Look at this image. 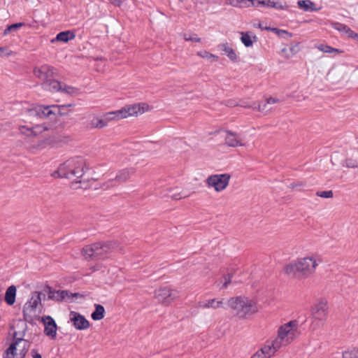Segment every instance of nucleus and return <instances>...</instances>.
I'll list each match as a JSON object with an SVG mask.
<instances>
[{
  "label": "nucleus",
  "mask_w": 358,
  "mask_h": 358,
  "mask_svg": "<svg viewBox=\"0 0 358 358\" xmlns=\"http://www.w3.org/2000/svg\"><path fill=\"white\" fill-rule=\"evenodd\" d=\"M320 259L315 256H307L297 259L285 267V272L291 277L307 278L313 275L319 265Z\"/></svg>",
  "instance_id": "f257e3e1"
},
{
  "label": "nucleus",
  "mask_w": 358,
  "mask_h": 358,
  "mask_svg": "<svg viewBox=\"0 0 358 358\" xmlns=\"http://www.w3.org/2000/svg\"><path fill=\"white\" fill-rule=\"evenodd\" d=\"M87 169L85 159L76 156L66 159L59 164L57 169L52 173L54 178H80Z\"/></svg>",
  "instance_id": "f03ea898"
},
{
  "label": "nucleus",
  "mask_w": 358,
  "mask_h": 358,
  "mask_svg": "<svg viewBox=\"0 0 358 358\" xmlns=\"http://www.w3.org/2000/svg\"><path fill=\"white\" fill-rule=\"evenodd\" d=\"M227 304L239 320H246L258 311L257 303L245 296L230 297Z\"/></svg>",
  "instance_id": "7ed1b4c3"
},
{
  "label": "nucleus",
  "mask_w": 358,
  "mask_h": 358,
  "mask_svg": "<svg viewBox=\"0 0 358 358\" xmlns=\"http://www.w3.org/2000/svg\"><path fill=\"white\" fill-rule=\"evenodd\" d=\"M117 247L115 241L95 243L85 246L82 250V254L86 259H104Z\"/></svg>",
  "instance_id": "20e7f679"
},
{
  "label": "nucleus",
  "mask_w": 358,
  "mask_h": 358,
  "mask_svg": "<svg viewBox=\"0 0 358 358\" xmlns=\"http://www.w3.org/2000/svg\"><path fill=\"white\" fill-rule=\"evenodd\" d=\"M24 329L13 332V341L4 352L3 358H24L28 351V343L23 339Z\"/></svg>",
  "instance_id": "39448f33"
},
{
  "label": "nucleus",
  "mask_w": 358,
  "mask_h": 358,
  "mask_svg": "<svg viewBox=\"0 0 358 358\" xmlns=\"http://www.w3.org/2000/svg\"><path fill=\"white\" fill-rule=\"evenodd\" d=\"M300 334L299 322L296 320H292L278 328L277 337L275 338L277 344L281 347L287 346Z\"/></svg>",
  "instance_id": "423d86ee"
},
{
  "label": "nucleus",
  "mask_w": 358,
  "mask_h": 358,
  "mask_svg": "<svg viewBox=\"0 0 358 358\" xmlns=\"http://www.w3.org/2000/svg\"><path fill=\"white\" fill-rule=\"evenodd\" d=\"M154 296L159 303L169 306L179 298L180 293L177 289L169 287H161L155 289Z\"/></svg>",
  "instance_id": "0eeeda50"
},
{
  "label": "nucleus",
  "mask_w": 358,
  "mask_h": 358,
  "mask_svg": "<svg viewBox=\"0 0 358 358\" xmlns=\"http://www.w3.org/2000/svg\"><path fill=\"white\" fill-rule=\"evenodd\" d=\"M328 305L321 301L316 303L311 309V326L316 329L325 322L328 316Z\"/></svg>",
  "instance_id": "6e6552de"
},
{
  "label": "nucleus",
  "mask_w": 358,
  "mask_h": 358,
  "mask_svg": "<svg viewBox=\"0 0 358 358\" xmlns=\"http://www.w3.org/2000/svg\"><path fill=\"white\" fill-rule=\"evenodd\" d=\"M230 178L228 173L214 174L206 178V183L208 187H212L215 192H220L227 187Z\"/></svg>",
  "instance_id": "1a4fd4ad"
},
{
  "label": "nucleus",
  "mask_w": 358,
  "mask_h": 358,
  "mask_svg": "<svg viewBox=\"0 0 358 358\" xmlns=\"http://www.w3.org/2000/svg\"><path fill=\"white\" fill-rule=\"evenodd\" d=\"M147 108L148 106L145 103H136L122 108L118 113L121 115L122 117L127 118L129 116L143 114Z\"/></svg>",
  "instance_id": "9d476101"
},
{
  "label": "nucleus",
  "mask_w": 358,
  "mask_h": 358,
  "mask_svg": "<svg viewBox=\"0 0 358 358\" xmlns=\"http://www.w3.org/2000/svg\"><path fill=\"white\" fill-rule=\"evenodd\" d=\"M41 322L44 325V334L50 339L55 340L57 337V326L54 319L49 315L42 317Z\"/></svg>",
  "instance_id": "9b49d317"
},
{
  "label": "nucleus",
  "mask_w": 358,
  "mask_h": 358,
  "mask_svg": "<svg viewBox=\"0 0 358 358\" xmlns=\"http://www.w3.org/2000/svg\"><path fill=\"white\" fill-rule=\"evenodd\" d=\"M59 109L58 106H37L34 108L29 110V114L31 116H36L39 118L50 117L51 115H55V112L52 109Z\"/></svg>",
  "instance_id": "f8f14e48"
},
{
  "label": "nucleus",
  "mask_w": 358,
  "mask_h": 358,
  "mask_svg": "<svg viewBox=\"0 0 358 358\" xmlns=\"http://www.w3.org/2000/svg\"><path fill=\"white\" fill-rule=\"evenodd\" d=\"M69 319L73 327L78 330H85L90 327L89 321L79 313L71 311Z\"/></svg>",
  "instance_id": "ddd939ff"
},
{
  "label": "nucleus",
  "mask_w": 358,
  "mask_h": 358,
  "mask_svg": "<svg viewBox=\"0 0 358 358\" xmlns=\"http://www.w3.org/2000/svg\"><path fill=\"white\" fill-rule=\"evenodd\" d=\"M55 69L52 66L45 64L34 69V74L36 77L44 82L51 79L55 75Z\"/></svg>",
  "instance_id": "4468645a"
},
{
  "label": "nucleus",
  "mask_w": 358,
  "mask_h": 358,
  "mask_svg": "<svg viewBox=\"0 0 358 358\" xmlns=\"http://www.w3.org/2000/svg\"><path fill=\"white\" fill-rule=\"evenodd\" d=\"M41 293L40 292H34L30 299L24 304L23 308V313L24 315H31L33 313L35 312L36 308L41 303Z\"/></svg>",
  "instance_id": "2eb2a0df"
},
{
  "label": "nucleus",
  "mask_w": 358,
  "mask_h": 358,
  "mask_svg": "<svg viewBox=\"0 0 358 358\" xmlns=\"http://www.w3.org/2000/svg\"><path fill=\"white\" fill-rule=\"evenodd\" d=\"M135 173V169L133 168L124 169L120 171L115 176V179H113L108 182V185L106 188L116 185L117 182H124L131 178Z\"/></svg>",
  "instance_id": "dca6fc26"
},
{
  "label": "nucleus",
  "mask_w": 358,
  "mask_h": 358,
  "mask_svg": "<svg viewBox=\"0 0 358 358\" xmlns=\"http://www.w3.org/2000/svg\"><path fill=\"white\" fill-rule=\"evenodd\" d=\"M225 300L223 298L217 299H210L208 300L199 301L198 303V307L202 309H219V308H224Z\"/></svg>",
  "instance_id": "f3484780"
},
{
  "label": "nucleus",
  "mask_w": 358,
  "mask_h": 358,
  "mask_svg": "<svg viewBox=\"0 0 358 358\" xmlns=\"http://www.w3.org/2000/svg\"><path fill=\"white\" fill-rule=\"evenodd\" d=\"M225 134L224 141L227 146L236 148L245 145V143L242 142L240 135L237 133L227 130Z\"/></svg>",
  "instance_id": "a211bd4d"
},
{
  "label": "nucleus",
  "mask_w": 358,
  "mask_h": 358,
  "mask_svg": "<svg viewBox=\"0 0 358 358\" xmlns=\"http://www.w3.org/2000/svg\"><path fill=\"white\" fill-rule=\"evenodd\" d=\"M47 129L46 127L40 124L36 125L33 127H28L24 125L19 127L20 134L28 137L37 136Z\"/></svg>",
  "instance_id": "6ab92c4d"
},
{
  "label": "nucleus",
  "mask_w": 358,
  "mask_h": 358,
  "mask_svg": "<svg viewBox=\"0 0 358 358\" xmlns=\"http://www.w3.org/2000/svg\"><path fill=\"white\" fill-rule=\"evenodd\" d=\"M265 6L278 10H286L288 6L275 0H255V7Z\"/></svg>",
  "instance_id": "aec40b11"
},
{
  "label": "nucleus",
  "mask_w": 358,
  "mask_h": 358,
  "mask_svg": "<svg viewBox=\"0 0 358 358\" xmlns=\"http://www.w3.org/2000/svg\"><path fill=\"white\" fill-rule=\"evenodd\" d=\"M280 348L282 347L278 343L277 344L276 341L274 339L272 341L267 342L259 351L262 352L266 358H271Z\"/></svg>",
  "instance_id": "412c9836"
},
{
  "label": "nucleus",
  "mask_w": 358,
  "mask_h": 358,
  "mask_svg": "<svg viewBox=\"0 0 358 358\" xmlns=\"http://www.w3.org/2000/svg\"><path fill=\"white\" fill-rule=\"evenodd\" d=\"M48 298L54 301H62L63 300L72 299L73 294L66 290H50L48 292Z\"/></svg>",
  "instance_id": "4be33fe9"
},
{
  "label": "nucleus",
  "mask_w": 358,
  "mask_h": 358,
  "mask_svg": "<svg viewBox=\"0 0 358 358\" xmlns=\"http://www.w3.org/2000/svg\"><path fill=\"white\" fill-rule=\"evenodd\" d=\"M62 83L54 79H50L45 82H43V88L46 90H49L52 92H60Z\"/></svg>",
  "instance_id": "5701e85b"
},
{
  "label": "nucleus",
  "mask_w": 358,
  "mask_h": 358,
  "mask_svg": "<svg viewBox=\"0 0 358 358\" xmlns=\"http://www.w3.org/2000/svg\"><path fill=\"white\" fill-rule=\"evenodd\" d=\"M166 192L164 194H160L159 196L161 197H170L173 200H179L182 198H186L189 196V195H184L181 192H178L176 189L173 188H166Z\"/></svg>",
  "instance_id": "b1692460"
},
{
  "label": "nucleus",
  "mask_w": 358,
  "mask_h": 358,
  "mask_svg": "<svg viewBox=\"0 0 358 358\" xmlns=\"http://www.w3.org/2000/svg\"><path fill=\"white\" fill-rule=\"evenodd\" d=\"M218 47L222 51L224 52L230 60L232 62H236L237 55L227 43L220 44Z\"/></svg>",
  "instance_id": "393cba45"
},
{
  "label": "nucleus",
  "mask_w": 358,
  "mask_h": 358,
  "mask_svg": "<svg viewBox=\"0 0 358 358\" xmlns=\"http://www.w3.org/2000/svg\"><path fill=\"white\" fill-rule=\"evenodd\" d=\"M299 8L304 11H315L317 9L315 8V3L310 0H299L297 2Z\"/></svg>",
  "instance_id": "a878e982"
},
{
  "label": "nucleus",
  "mask_w": 358,
  "mask_h": 358,
  "mask_svg": "<svg viewBox=\"0 0 358 358\" xmlns=\"http://www.w3.org/2000/svg\"><path fill=\"white\" fill-rule=\"evenodd\" d=\"M16 287L14 285L10 286L5 294V301L8 305H13L15 301Z\"/></svg>",
  "instance_id": "bb28decb"
},
{
  "label": "nucleus",
  "mask_w": 358,
  "mask_h": 358,
  "mask_svg": "<svg viewBox=\"0 0 358 358\" xmlns=\"http://www.w3.org/2000/svg\"><path fill=\"white\" fill-rule=\"evenodd\" d=\"M75 37H76V34L73 31H65L59 32L57 35L56 39L59 41L68 42L70 40L74 39Z\"/></svg>",
  "instance_id": "cd10ccee"
},
{
  "label": "nucleus",
  "mask_w": 358,
  "mask_h": 358,
  "mask_svg": "<svg viewBox=\"0 0 358 358\" xmlns=\"http://www.w3.org/2000/svg\"><path fill=\"white\" fill-rule=\"evenodd\" d=\"M95 310L92 313L91 317L94 320H101L104 317L105 309L102 305L95 304Z\"/></svg>",
  "instance_id": "c85d7f7f"
},
{
  "label": "nucleus",
  "mask_w": 358,
  "mask_h": 358,
  "mask_svg": "<svg viewBox=\"0 0 358 358\" xmlns=\"http://www.w3.org/2000/svg\"><path fill=\"white\" fill-rule=\"evenodd\" d=\"M230 4L240 8H248L255 6V0H231Z\"/></svg>",
  "instance_id": "c756f323"
},
{
  "label": "nucleus",
  "mask_w": 358,
  "mask_h": 358,
  "mask_svg": "<svg viewBox=\"0 0 358 358\" xmlns=\"http://www.w3.org/2000/svg\"><path fill=\"white\" fill-rule=\"evenodd\" d=\"M334 27L339 31L345 33L350 38H355L356 36H357V34L354 32L350 27H348L345 24L337 23L336 24Z\"/></svg>",
  "instance_id": "7c9ffc66"
},
{
  "label": "nucleus",
  "mask_w": 358,
  "mask_h": 358,
  "mask_svg": "<svg viewBox=\"0 0 358 358\" xmlns=\"http://www.w3.org/2000/svg\"><path fill=\"white\" fill-rule=\"evenodd\" d=\"M90 125L91 128L102 129L106 127L108 124L103 117L101 118L99 117H94L91 120Z\"/></svg>",
  "instance_id": "2f4dec72"
},
{
  "label": "nucleus",
  "mask_w": 358,
  "mask_h": 358,
  "mask_svg": "<svg viewBox=\"0 0 358 358\" xmlns=\"http://www.w3.org/2000/svg\"><path fill=\"white\" fill-rule=\"evenodd\" d=\"M343 166L348 169H358V160L350 154L343 162Z\"/></svg>",
  "instance_id": "473e14b6"
},
{
  "label": "nucleus",
  "mask_w": 358,
  "mask_h": 358,
  "mask_svg": "<svg viewBox=\"0 0 358 358\" xmlns=\"http://www.w3.org/2000/svg\"><path fill=\"white\" fill-rule=\"evenodd\" d=\"M319 50L324 53H342L343 50L337 48H332L328 45L320 44L316 47Z\"/></svg>",
  "instance_id": "72a5a7b5"
},
{
  "label": "nucleus",
  "mask_w": 358,
  "mask_h": 358,
  "mask_svg": "<svg viewBox=\"0 0 358 358\" xmlns=\"http://www.w3.org/2000/svg\"><path fill=\"white\" fill-rule=\"evenodd\" d=\"M60 92L71 96H76L79 94V89L62 83Z\"/></svg>",
  "instance_id": "f704fd0d"
},
{
  "label": "nucleus",
  "mask_w": 358,
  "mask_h": 358,
  "mask_svg": "<svg viewBox=\"0 0 358 358\" xmlns=\"http://www.w3.org/2000/svg\"><path fill=\"white\" fill-rule=\"evenodd\" d=\"M89 183V180H75L71 182V187L73 189H86L90 187Z\"/></svg>",
  "instance_id": "c9c22d12"
},
{
  "label": "nucleus",
  "mask_w": 358,
  "mask_h": 358,
  "mask_svg": "<svg viewBox=\"0 0 358 358\" xmlns=\"http://www.w3.org/2000/svg\"><path fill=\"white\" fill-rule=\"evenodd\" d=\"M119 111L120 110L105 113L103 115V118L106 121V123L108 124L112 120L123 119L121 115L118 113Z\"/></svg>",
  "instance_id": "e433bc0d"
},
{
  "label": "nucleus",
  "mask_w": 358,
  "mask_h": 358,
  "mask_svg": "<svg viewBox=\"0 0 358 358\" xmlns=\"http://www.w3.org/2000/svg\"><path fill=\"white\" fill-rule=\"evenodd\" d=\"M241 40L245 47H251L253 44V41L248 32H241Z\"/></svg>",
  "instance_id": "4c0bfd02"
},
{
  "label": "nucleus",
  "mask_w": 358,
  "mask_h": 358,
  "mask_svg": "<svg viewBox=\"0 0 358 358\" xmlns=\"http://www.w3.org/2000/svg\"><path fill=\"white\" fill-rule=\"evenodd\" d=\"M343 358H358V348H353L343 352Z\"/></svg>",
  "instance_id": "58836bf2"
},
{
  "label": "nucleus",
  "mask_w": 358,
  "mask_h": 358,
  "mask_svg": "<svg viewBox=\"0 0 358 358\" xmlns=\"http://www.w3.org/2000/svg\"><path fill=\"white\" fill-rule=\"evenodd\" d=\"M269 104L267 103V101L264 103H256V109L260 113H264V115L268 114V112L271 110V108H268V106Z\"/></svg>",
  "instance_id": "ea45409f"
},
{
  "label": "nucleus",
  "mask_w": 358,
  "mask_h": 358,
  "mask_svg": "<svg viewBox=\"0 0 358 358\" xmlns=\"http://www.w3.org/2000/svg\"><path fill=\"white\" fill-rule=\"evenodd\" d=\"M22 26H24V23H22V22L15 23V24L9 25L4 30L3 34L7 35V34H10V32L17 30L19 28L22 27Z\"/></svg>",
  "instance_id": "a19ab883"
},
{
  "label": "nucleus",
  "mask_w": 358,
  "mask_h": 358,
  "mask_svg": "<svg viewBox=\"0 0 358 358\" xmlns=\"http://www.w3.org/2000/svg\"><path fill=\"white\" fill-rule=\"evenodd\" d=\"M197 55L202 57V58H206L208 59H213L215 61H217L218 60V57L215 55H213L210 52H208V51H201V52H197Z\"/></svg>",
  "instance_id": "79ce46f5"
},
{
  "label": "nucleus",
  "mask_w": 358,
  "mask_h": 358,
  "mask_svg": "<svg viewBox=\"0 0 358 358\" xmlns=\"http://www.w3.org/2000/svg\"><path fill=\"white\" fill-rule=\"evenodd\" d=\"M232 279V275L228 273L227 275H224L223 276V282L221 287H220V289H225L228 287V285L231 282Z\"/></svg>",
  "instance_id": "37998d69"
},
{
  "label": "nucleus",
  "mask_w": 358,
  "mask_h": 358,
  "mask_svg": "<svg viewBox=\"0 0 358 358\" xmlns=\"http://www.w3.org/2000/svg\"><path fill=\"white\" fill-rule=\"evenodd\" d=\"M183 38L187 41H194V42H200L201 38L197 37L196 34H183Z\"/></svg>",
  "instance_id": "c03bdc74"
},
{
  "label": "nucleus",
  "mask_w": 358,
  "mask_h": 358,
  "mask_svg": "<svg viewBox=\"0 0 358 358\" xmlns=\"http://www.w3.org/2000/svg\"><path fill=\"white\" fill-rule=\"evenodd\" d=\"M316 195L317 196L322 197V198H332L334 196V193L332 190H328V191H322V192H317L316 193Z\"/></svg>",
  "instance_id": "a18cd8bd"
},
{
  "label": "nucleus",
  "mask_w": 358,
  "mask_h": 358,
  "mask_svg": "<svg viewBox=\"0 0 358 358\" xmlns=\"http://www.w3.org/2000/svg\"><path fill=\"white\" fill-rule=\"evenodd\" d=\"M271 30L279 36H282L284 35H287L289 37L292 36V34H290L286 30L279 29L278 28H271Z\"/></svg>",
  "instance_id": "49530a36"
},
{
  "label": "nucleus",
  "mask_w": 358,
  "mask_h": 358,
  "mask_svg": "<svg viewBox=\"0 0 358 358\" xmlns=\"http://www.w3.org/2000/svg\"><path fill=\"white\" fill-rule=\"evenodd\" d=\"M241 107L245 108H252L253 110L256 109V102L248 103V101H243L241 103L238 104Z\"/></svg>",
  "instance_id": "de8ad7c7"
},
{
  "label": "nucleus",
  "mask_w": 358,
  "mask_h": 358,
  "mask_svg": "<svg viewBox=\"0 0 358 358\" xmlns=\"http://www.w3.org/2000/svg\"><path fill=\"white\" fill-rule=\"evenodd\" d=\"M55 141L57 142L66 143L71 141V137L69 136H59L57 137Z\"/></svg>",
  "instance_id": "09e8293b"
},
{
  "label": "nucleus",
  "mask_w": 358,
  "mask_h": 358,
  "mask_svg": "<svg viewBox=\"0 0 358 358\" xmlns=\"http://www.w3.org/2000/svg\"><path fill=\"white\" fill-rule=\"evenodd\" d=\"M305 185H306V183L304 182L299 181V182L291 183L289 185V187L292 189H295V188L303 187Z\"/></svg>",
  "instance_id": "8fccbe9b"
},
{
  "label": "nucleus",
  "mask_w": 358,
  "mask_h": 358,
  "mask_svg": "<svg viewBox=\"0 0 358 358\" xmlns=\"http://www.w3.org/2000/svg\"><path fill=\"white\" fill-rule=\"evenodd\" d=\"M31 355L32 358H42L41 355L36 349H32L31 350Z\"/></svg>",
  "instance_id": "3c124183"
},
{
  "label": "nucleus",
  "mask_w": 358,
  "mask_h": 358,
  "mask_svg": "<svg viewBox=\"0 0 358 358\" xmlns=\"http://www.w3.org/2000/svg\"><path fill=\"white\" fill-rule=\"evenodd\" d=\"M266 101L268 104H273L279 102V99L273 97L267 98Z\"/></svg>",
  "instance_id": "603ef678"
},
{
  "label": "nucleus",
  "mask_w": 358,
  "mask_h": 358,
  "mask_svg": "<svg viewBox=\"0 0 358 358\" xmlns=\"http://www.w3.org/2000/svg\"><path fill=\"white\" fill-rule=\"evenodd\" d=\"M251 358H266L262 352L258 350Z\"/></svg>",
  "instance_id": "864d4df0"
},
{
  "label": "nucleus",
  "mask_w": 358,
  "mask_h": 358,
  "mask_svg": "<svg viewBox=\"0 0 358 358\" xmlns=\"http://www.w3.org/2000/svg\"><path fill=\"white\" fill-rule=\"evenodd\" d=\"M227 106L229 107H234L236 106H238V104L236 103L234 100H228L227 102Z\"/></svg>",
  "instance_id": "5fc2aeb1"
},
{
  "label": "nucleus",
  "mask_w": 358,
  "mask_h": 358,
  "mask_svg": "<svg viewBox=\"0 0 358 358\" xmlns=\"http://www.w3.org/2000/svg\"><path fill=\"white\" fill-rule=\"evenodd\" d=\"M110 2L115 6H120L121 5V1L120 0H109Z\"/></svg>",
  "instance_id": "6e6d98bb"
},
{
  "label": "nucleus",
  "mask_w": 358,
  "mask_h": 358,
  "mask_svg": "<svg viewBox=\"0 0 358 358\" xmlns=\"http://www.w3.org/2000/svg\"><path fill=\"white\" fill-rule=\"evenodd\" d=\"M258 27H259V28H260V29H262V30H263V29L271 30V28H268V27H263L262 26V24H261V23H259V24H258Z\"/></svg>",
  "instance_id": "4d7b16f0"
},
{
  "label": "nucleus",
  "mask_w": 358,
  "mask_h": 358,
  "mask_svg": "<svg viewBox=\"0 0 358 358\" xmlns=\"http://www.w3.org/2000/svg\"><path fill=\"white\" fill-rule=\"evenodd\" d=\"M4 50H5L4 48L0 47V55H3V53L4 52Z\"/></svg>",
  "instance_id": "13d9d810"
},
{
  "label": "nucleus",
  "mask_w": 358,
  "mask_h": 358,
  "mask_svg": "<svg viewBox=\"0 0 358 358\" xmlns=\"http://www.w3.org/2000/svg\"><path fill=\"white\" fill-rule=\"evenodd\" d=\"M253 39H254V41H256V39H257V36H253Z\"/></svg>",
  "instance_id": "bf43d9fd"
}]
</instances>
